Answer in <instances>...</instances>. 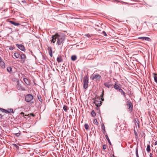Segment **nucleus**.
I'll use <instances>...</instances> for the list:
<instances>
[{
  "label": "nucleus",
  "mask_w": 157,
  "mask_h": 157,
  "mask_svg": "<svg viewBox=\"0 0 157 157\" xmlns=\"http://www.w3.org/2000/svg\"><path fill=\"white\" fill-rule=\"evenodd\" d=\"M65 40V37L62 35L56 34L53 36L51 42L54 43L55 42L57 41V44L58 45L63 44Z\"/></svg>",
  "instance_id": "obj_1"
},
{
  "label": "nucleus",
  "mask_w": 157,
  "mask_h": 157,
  "mask_svg": "<svg viewBox=\"0 0 157 157\" xmlns=\"http://www.w3.org/2000/svg\"><path fill=\"white\" fill-rule=\"evenodd\" d=\"M90 78L92 80L99 81L101 78V76L98 73H94L91 76Z\"/></svg>",
  "instance_id": "obj_2"
},
{
  "label": "nucleus",
  "mask_w": 157,
  "mask_h": 157,
  "mask_svg": "<svg viewBox=\"0 0 157 157\" xmlns=\"http://www.w3.org/2000/svg\"><path fill=\"white\" fill-rule=\"evenodd\" d=\"M93 99L94 101V103L95 104L96 106L99 107L102 104V102L100 100V99L99 98H97L96 97H95L93 98Z\"/></svg>",
  "instance_id": "obj_3"
},
{
  "label": "nucleus",
  "mask_w": 157,
  "mask_h": 157,
  "mask_svg": "<svg viewBox=\"0 0 157 157\" xmlns=\"http://www.w3.org/2000/svg\"><path fill=\"white\" fill-rule=\"evenodd\" d=\"M25 98V101L26 102H29L33 99V96L31 94H27L26 95Z\"/></svg>",
  "instance_id": "obj_4"
},
{
  "label": "nucleus",
  "mask_w": 157,
  "mask_h": 157,
  "mask_svg": "<svg viewBox=\"0 0 157 157\" xmlns=\"http://www.w3.org/2000/svg\"><path fill=\"white\" fill-rule=\"evenodd\" d=\"M83 87L84 89H86L88 87V80L87 78H85L83 79Z\"/></svg>",
  "instance_id": "obj_5"
},
{
  "label": "nucleus",
  "mask_w": 157,
  "mask_h": 157,
  "mask_svg": "<svg viewBox=\"0 0 157 157\" xmlns=\"http://www.w3.org/2000/svg\"><path fill=\"white\" fill-rule=\"evenodd\" d=\"M127 105L128 107V109H129V111L131 112L132 111L133 109V105L131 102L130 101L127 102Z\"/></svg>",
  "instance_id": "obj_6"
},
{
  "label": "nucleus",
  "mask_w": 157,
  "mask_h": 157,
  "mask_svg": "<svg viewBox=\"0 0 157 157\" xmlns=\"http://www.w3.org/2000/svg\"><path fill=\"white\" fill-rule=\"evenodd\" d=\"M104 85L106 87L109 88L111 87L113 84L111 81L106 82L104 83Z\"/></svg>",
  "instance_id": "obj_7"
},
{
  "label": "nucleus",
  "mask_w": 157,
  "mask_h": 157,
  "mask_svg": "<svg viewBox=\"0 0 157 157\" xmlns=\"http://www.w3.org/2000/svg\"><path fill=\"white\" fill-rule=\"evenodd\" d=\"M16 46L23 51H25V49L24 46L22 44H16Z\"/></svg>",
  "instance_id": "obj_8"
},
{
  "label": "nucleus",
  "mask_w": 157,
  "mask_h": 157,
  "mask_svg": "<svg viewBox=\"0 0 157 157\" xmlns=\"http://www.w3.org/2000/svg\"><path fill=\"white\" fill-rule=\"evenodd\" d=\"M16 88L18 90H25V89L24 88L21 86L20 84H19V82H18L16 85Z\"/></svg>",
  "instance_id": "obj_9"
},
{
  "label": "nucleus",
  "mask_w": 157,
  "mask_h": 157,
  "mask_svg": "<svg viewBox=\"0 0 157 157\" xmlns=\"http://www.w3.org/2000/svg\"><path fill=\"white\" fill-rule=\"evenodd\" d=\"M138 39H141L143 40H145L150 41L151 40V39L148 37H139L138 38Z\"/></svg>",
  "instance_id": "obj_10"
},
{
  "label": "nucleus",
  "mask_w": 157,
  "mask_h": 157,
  "mask_svg": "<svg viewBox=\"0 0 157 157\" xmlns=\"http://www.w3.org/2000/svg\"><path fill=\"white\" fill-rule=\"evenodd\" d=\"M23 80L25 83L27 85H30V81L26 78H24Z\"/></svg>",
  "instance_id": "obj_11"
},
{
  "label": "nucleus",
  "mask_w": 157,
  "mask_h": 157,
  "mask_svg": "<svg viewBox=\"0 0 157 157\" xmlns=\"http://www.w3.org/2000/svg\"><path fill=\"white\" fill-rule=\"evenodd\" d=\"M9 21L10 23H11V24H13V25H14L15 26H17L20 25V24L19 23H16L15 22L11 20H10Z\"/></svg>",
  "instance_id": "obj_12"
},
{
  "label": "nucleus",
  "mask_w": 157,
  "mask_h": 157,
  "mask_svg": "<svg viewBox=\"0 0 157 157\" xmlns=\"http://www.w3.org/2000/svg\"><path fill=\"white\" fill-rule=\"evenodd\" d=\"M20 57L22 60L24 62L26 59L25 55L24 54H21L20 55Z\"/></svg>",
  "instance_id": "obj_13"
},
{
  "label": "nucleus",
  "mask_w": 157,
  "mask_h": 157,
  "mask_svg": "<svg viewBox=\"0 0 157 157\" xmlns=\"http://www.w3.org/2000/svg\"><path fill=\"white\" fill-rule=\"evenodd\" d=\"M119 91L121 93L122 95H123L124 96L125 98H126L125 93L121 88H120L119 89Z\"/></svg>",
  "instance_id": "obj_14"
},
{
  "label": "nucleus",
  "mask_w": 157,
  "mask_h": 157,
  "mask_svg": "<svg viewBox=\"0 0 157 157\" xmlns=\"http://www.w3.org/2000/svg\"><path fill=\"white\" fill-rule=\"evenodd\" d=\"M113 88L116 90H118L119 91V89L120 88H121V87H120L118 85L115 84L113 86Z\"/></svg>",
  "instance_id": "obj_15"
},
{
  "label": "nucleus",
  "mask_w": 157,
  "mask_h": 157,
  "mask_svg": "<svg viewBox=\"0 0 157 157\" xmlns=\"http://www.w3.org/2000/svg\"><path fill=\"white\" fill-rule=\"evenodd\" d=\"M57 60L58 63L61 62L63 61L62 57L61 56L58 57L57 58Z\"/></svg>",
  "instance_id": "obj_16"
},
{
  "label": "nucleus",
  "mask_w": 157,
  "mask_h": 157,
  "mask_svg": "<svg viewBox=\"0 0 157 157\" xmlns=\"http://www.w3.org/2000/svg\"><path fill=\"white\" fill-rule=\"evenodd\" d=\"M0 65L2 68H4L5 67V64L3 61L1 62L0 63Z\"/></svg>",
  "instance_id": "obj_17"
},
{
  "label": "nucleus",
  "mask_w": 157,
  "mask_h": 157,
  "mask_svg": "<svg viewBox=\"0 0 157 157\" xmlns=\"http://www.w3.org/2000/svg\"><path fill=\"white\" fill-rule=\"evenodd\" d=\"M14 56L16 58L18 59L19 57L20 54L18 52H15L14 53Z\"/></svg>",
  "instance_id": "obj_18"
},
{
  "label": "nucleus",
  "mask_w": 157,
  "mask_h": 157,
  "mask_svg": "<svg viewBox=\"0 0 157 157\" xmlns=\"http://www.w3.org/2000/svg\"><path fill=\"white\" fill-rule=\"evenodd\" d=\"M37 98H38L39 101L40 102H41L42 101V99L41 98V95L40 94H38L37 95Z\"/></svg>",
  "instance_id": "obj_19"
},
{
  "label": "nucleus",
  "mask_w": 157,
  "mask_h": 157,
  "mask_svg": "<svg viewBox=\"0 0 157 157\" xmlns=\"http://www.w3.org/2000/svg\"><path fill=\"white\" fill-rule=\"evenodd\" d=\"M146 150L148 152H149L150 151H151L150 146L149 145H147Z\"/></svg>",
  "instance_id": "obj_20"
},
{
  "label": "nucleus",
  "mask_w": 157,
  "mask_h": 157,
  "mask_svg": "<svg viewBox=\"0 0 157 157\" xmlns=\"http://www.w3.org/2000/svg\"><path fill=\"white\" fill-rule=\"evenodd\" d=\"M105 137L106 138V139L107 140L108 143L110 145H111V142L107 135H105Z\"/></svg>",
  "instance_id": "obj_21"
},
{
  "label": "nucleus",
  "mask_w": 157,
  "mask_h": 157,
  "mask_svg": "<svg viewBox=\"0 0 157 157\" xmlns=\"http://www.w3.org/2000/svg\"><path fill=\"white\" fill-rule=\"evenodd\" d=\"M76 56L75 55H73L71 56V59L73 61H75L76 59Z\"/></svg>",
  "instance_id": "obj_22"
},
{
  "label": "nucleus",
  "mask_w": 157,
  "mask_h": 157,
  "mask_svg": "<svg viewBox=\"0 0 157 157\" xmlns=\"http://www.w3.org/2000/svg\"><path fill=\"white\" fill-rule=\"evenodd\" d=\"M153 74L154 75V80L157 84V76H156V74L155 73H153Z\"/></svg>",
  "instance_id": "obj_23"
},
{
  "label": "nucleus",
  "mask_w": 157,
  "mask_h": 157,
  "mask_svg": "<svg viewBox=\"0 0 157 157\" xmlns=\"http://www.w3.org/2000/svg\"><path fill=\"white\" fill-rule=\"evenodd\" d=\"M0 110L2 111V112H4L5 113H8V111L6 110L5 109H2V108H0Z\"/></svg>",
  "instance_id": "obj_24"
},
{
  "label": "nucleus",
  "mask_w": 157,
  "mask_h": 157,
  "mask_svg": "<svg viewBox=\"0 0 157 157\" xmlns=\"http://www.w3.org/2000/svg\"><path fill=\"white\" fill-rule=\"evenodd\" d=\"M136 157H139L138 154V147H136Z\"/></svg>",
  "instance_id": "obj_25"
},
{
  "label": "nucleus",
  "mask_w": 157,
  "mask_h": 157,
  "mask_svg": "<svg viewBox=\"0 0 157 157\" xmlns=\"http://www.w3.org/2000/svg\"><path fill=\"white\" fill-rule=\"evenodd\" d=\"M91 114L92 116L94 117L96 116V114L94 110H93L92 111Z\"/></svg>",
  "instance_id": "obj_26"
},
{
  "label": "nucleus",
  "mask_w": 157,
  "mask_h": 157,
  "mask_svg": "<svg viewBox=\"0 0 157 157\" xmlns=\"http://www.w3.org/2000/svg\"><path fill=\"white\" fill-rule=\"evenodd\" d=\"M49 55H50V56L51 57H52V48H50V50H49Z\"/></svg>",
  "instance_id": "obj_27"
},
{
  "label": "nucleus",
  "mask_w": 157,
  "mask_h": 157,
  "mask_svg": "<svg viewBox=\"0 0 157 157\" xmlns=\"http://www.w3.org/2000/svg\"><path fill=\"white\" fill-rule=\"evenodd\" d=\"M63 109L66 112L67 111V106L66 105H64L63 108Z\"/></svg>",
  "instance_id": "obj_28"
},
{
  "label": "nucleus",
  "mask_w": 157,
  "mask_h": 157,
  "mask_svg": "<svg viewBox=\"0 0 157 157\" xmlns=\"http://www.w3.org/2000/svg\"><path fill=\"white\" fill-rule=\"evenodd\" d=\"M7 70L8 72H10L12 71V68L11 67H8Z\"/></svg>",
  "instance_id": "obj_29"
},
{
  "label": "nucleus",
  "mask_w": 157,
  "mask_h": 157,
  "mask_svg": "<svg viewBox=\"0 0 157 157\" xmlns=\"http://www.w3.org/2000/svg\"><path fill=\"white\" fill-rule=\"evenodd\" d=\"M84 127L86 130H87L89 128V126L87 124H85L84 125Z\"/></svg>",
  "instance_id": "obj_30"
},
{
  "label": "nucleus",
  "mask_w": 157,
  "mask_h": 157,
  "mask_svg": "<svg viewBox=\"0 0 157 157\" xmlns=\"http://www.w3.org/2000/svg\"><path fill=\"white\" fill-rule=\"evenodd\" d=\"M13 113V112L12 109H9V111H8V113Z\"/></svg>",
  "instance_id": "obj_31"
},
{
  "label": "nucleus",
  "mask_w": 157,
  "mask_h": 157,
  "mask_svg": "<svg viewBox=\"0 0 157 157\" xmlns=\"http://www.w3.org/2000/svg\"><path fill=\"white\" fill-rule=\"evenodd\" d=\"M85 36H86L88 37H91V35H90L89 33L86 34H85Z\"/></svg>",
  "instance_id": "obj_32"
},
{
  "label": "nucleus",
  "mask_w": 157,
  "mask_h": 157,
  "mask_svg": "<svg viewBox=\"0 0 157 157\" xmlns=\"http://www.w3.org/2000/svg\"><path fill=\"white\" fill-rule=\"evenodd\" d=\"M106 145L105 144H104L103 146V149L104 150H105L106 148Z\"/></svg>",
  "instance_id": "obj_33"
},
{
  "label": "nucleus",
  "mask_w": 157,
  "mask_h": 157,
  "mask_svg": "<svg viewBox=\"0 0 157 157\" xmlns=\"http://www.w3.org/2000/svg\"><path fill=\"white\" fill-rule=\"evenodd\" d=\"M94 123H95L96 124H98V123L97 121V119H95L94 120Z\"/></svg>",
  "instance_id": "obj_34"
},
{
  "label": "nucleus",
  "mask_w": 157,
  "mask_h": 157,
  "mask_svg": "<svg viewBox=\"0 0 157 157\" xmlns=\"http://www.w3.org/2000/svg\"><path fill=\"white\" fill-rule=\"evenodd\" d=\"M20 135V133H17L15 134L16 136L17 137H19Z\"/></svg>",
  "instance_id": "obj_35"
},
{
  "label": "nucleus",
  "mask_w": 157,
  "mask_h": 157,
  "mask_svg": "<svg viewBox=\"0 0 157 157\" xmlns=\"http://www.w3.org/2000/svg\"><path fill=\"white\" fill-rule=\"evenodd\" d=\"M20 114L21 115L22 117H24V116H25V114H24V113H23V112H21L20 113Z\"/></svg>",
  "instance_id": "obj_36"
},
{
  "label": "nucleus",
  "mask_w": 157,
  "mask_h": 157,
  "mask_svg": "<svg viewBox=\"0 0 157 157\" xmlns=\"http://www.w3.org/2000/svg\"><path fill=\"white\" fill-rule=\"evenodd\" d=\"M13 145L17 148H19V147L15 144H13Z\"/></svg>",
  "instance_id": "obj_37"
},
{
  "label": "nucleus",
  "mask_w": 157,
  "mask_h": 157,
  "mask_svg": "<svg viewBox=\"0 0 157 157\" xmlns=\"http://www.w3.org/2000/svg\"><path fill=\"white\" fill-rule=\"evenodd\" d=\"M13 47L12 46H10V48H9V49L10 50H13Z\"/></svg>",
  "instance_id": "obj_38"
},
{
  "label": "nucleus",
  "mask_w": 157,
  "mask_h": 157,
  "mask_svg": "<svg viewBox=\"0 0 157 157\" xmlns=\"http://www.w3.org/2000/svg\"><path fill=\"white\" fill-rule=\"evenodd\" d=\"M102 33L104 36H107L106 33L105 31H103Z\"/></svg>",
  "instance_id": "obj_39"
},
{
  "label": "nucleus",
  "mask_w": 157,
  "mask_h": 157,
  "mask_svg": "<svg viewBox=\"0 0 157 157\" xmlns=\"http://www.w3.org/2000/svg\"><path fill=\"white\" fill-rule=\"evenodd\" d=\"M102 128L103 130H104V131H105V126H104V125L103 124L102 126Z\"/></svg>",
  "instance_id": "obj_40"
},
{
  "label": "nucleus",
  "mask_w": 157,
  "mask_h": 157,
  "mask_svg": "<svg viewBox=\"0 0 157 157\" xmlns=\"http://www.w3.org/2000/svg\"><path fill=\"white\" fill-rule=\"evenodd\" d=\"M103 92H104V91L103 90L102 94L101 95V96H100L101 97V98H102L103 96Z\"/></svg>",
  "instance_id": "obj_41"
},
{
  "label": "nucleus",
  "mask_w": 157,
  "mask_h": 157,
  "mask_svg": "<svg viewBox=\"0 0 157 157\" xmlns=\"http://www.w3.org/2000/svg\"><path fill=\"white\" fill-rule=\"evenodd\" d=\"M152 154L151 153H150V155H149V156L150 157H153V156H152Z\"/></svg>",
  "instance_id": "obj_42"
},
{
  "label": "nucleus",
  "mask_w": 157,
  "mask_h": 157,
  "mask_svg": "<svg viewBox=\"0 0 157 157\" xmlns=\"http://www.w3.org/2000/svg\"><path fill=\"white\" fill-rule=\"evenodd\" d=\"M2 61H3L2 60L1 57H0V63Z\"/></svg>",
  "instance_id": "obj_43"
},
{
  "label": "nucleus",
  "mask_w": 157,
  "mask_h": 157,
  "mask_svg": "<svg viewBox=\"0 0 157 157\" xmlns=\"http://www.w3.org/2000/svg\"><path fill=\"white\" fill-rule=\"evenodd\" d=\"M154 144L155 145H156L157 144V140L155 142Z\"/></svg>",
  "instance_id": "obj_44"
},
{
  "label": "nucleus",
  "mask_w": 157,
  "mask_h": 157,
  "mask_svg": "<svg viewBox=\"0 0 157 157\" xmlns=\"http://www.w3.org/2000/svg\"><path fill=\"white\" fill-rule=\"evenodd\" d=\"M3 115H2V114H0V117L1 118H2V117H3Z\"/></svg>",
  "instance_id": "obj_45"
},
{
  "label": "nucleus",
  "mask_w": 157,
  "mask_h": 157,
  "mask_svg": "<svg viewBox=\"0 0 157 157\" xmlns=\"http://www.w3.org/2000/svg\"><path fill=\"white\" fill-rule=\"evenodd\" d=\"M32 116H33V117H34V114H33V113H31L30 114Z\"/></svg>",
  "instance_id": "obj_46"
},
{
  "label": "nucleus",
  "mask_w": 157,
  "mask_h": 157,
  "mask_svg": "<svg viewBox=\"0 0 157 157\" xmlns=\"http://www.w3.org/2000/svg\"><path fill=\"white\" fill-rule=\"evenodd\" d=\"M30 52L31 53V54L33 55V52L31 50H30Z\"/></svg>",
  "instance_id": "obj_47"
},
{
  "label": "nucleus",
  "mask_w": 157,
  "mask_h": 157,
  "mask_svg": "<svg viewBox=\"0 0 157 157\" xmlns=\"http://www.w3.org/2000/svg\"><path fill=\"white\" fill-rule=\"evenodd\" d=\"M135 135H136V136H137V133H136L135 132Z\"/></svg>",
  "instance_id": "obj_48"
},
{
  "label": "nucleus",
  "mask_w": 157,
  "mask_h": 157,
  "mask_svg": "<svg viewBox=\"0 0 157 157\" xmlns=\"http://www.w3.org/2000/svg\"><path fill=\"white\" fill-rule=\"evenodd\" d=\"M101 98V100H102V101H104V99H103V98H102H102Z\"/></svg>",
  "instance_id": "obj_49"
},
{
  "label": "nucleus",
  "mask_w": 157,
  "mask_h": 157,
  "mask_svg": "<svg viewBox=\"0 0 157 157\" xmlns=\"http://www.w3.org/2000/svg\"><path fill=\"white\" fill-rule=\"evenodd\" d=\"M113 157H116V156H115L114 155H113Z\"/></svg>",
  "instance_id": "obj_50"
},
{
  "label": "nucleus",
  "mask_w": 157,
  "mask_h": 157,
  "mask_svg": "<svg viewBox=\"0 0 157 157\" xmlns=\"http://www.w3.org/2000/svg\"><path fill=\"white\" fill-rule=\"evenodd\" d=\"M121 21V22H123V21Z\"/></svg>",
  "instance_id": "obj_51"
},
{
  "label": "nucleus",
  "mask_w": 157,
  "mask_h": 157,
  "mask_svg": "<svg viewBox=\"0 0 157 157\" xmlns=\"http://www.w3.org/2000/svg\"><path fill=\"white\" fill-rule=\"evenodd\" d=\"M7 20H10V19H8Z\"/></svg>",
  "instance_id": "obj_52"
},
{
  "label": "nucleus",
  "mask_w": 157,
  "mask_h": 157,
  "mask_svg": "<svg viewBox=\"0 0 157 157\" xmlns=\"http://www.w3.org/2000/svg\"><path fill=\"white\" fill-rule=\"evenodd\" d=\"M110 157H112V156H111Z\"/></svg>",
  "instance_id": "obj_53"
}]
</instances>
